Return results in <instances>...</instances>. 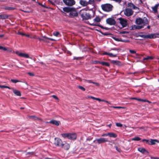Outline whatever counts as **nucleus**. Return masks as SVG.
<instances>
[{
  "instance_id": "1",
  "label": "nucleus",
  "mask_w": 159,
  "mask_h": 159,
  "mask_svg": "<svg viewBox=\"0 0 159 159\" xmlns=\"http://www.w3.org/2000/svg\"><path fill=\"white\" fill-rule=\"evenodd\" d=\"M135 23L138 25L143 24L141 25H134V27L136 29L139 30L143 28L145 26H147V28H145L144 29L147 28L149 29L150 28V25H149V21L145 17H144L143 18L139 17L136 18L135 20Z\"/></svg>"
},
{
  "instance_id": "2",
  "label": "nucleus",
  "mask_w": 159,
  "mask_h": 159,
  "mask_svg": "<svg viewBox=\"0 0 159 159\" xmlns=\"http://www.w3.org/2000/svg\"><path fill=\"white\" fill-rule=\"evenodd\" d=\"M80 14L83 20H88L91 18L90 14L88 13L86 9H84L81 10L80 11Z\"/></svg>"
},
{
  "instance_id": "3",
  "label": "nucleus",
  "mask_w": 159,
  "mask_h": 159,
  "mask_svg": "<svg viewBox=\"0 0 159 159\" xmlns=\"http://www.w3.org/2000/svg\"><path fill=\"white\" fill-rule=\"evenodd\" d=\"M101 7L104 11L109 12L112 10L113 7L111 4L106 3L101 5Z\"/></svg>"
},
{
  "instance_id": "4",
  "label": "nucleus",
  "mask_w": 159,
  "mask_h": 159,
  "mask_svg": "<svg viewBox=\"0 0 159 159\" xmlns=\"http://www.w3.org/2000/svg\"><path fill=\"white\" fill-rule=\"evenodd\" d=\"M61 135L64 138H67L71 140H75L77 138L76 134L75 133H63L61 134Z\"/></svg>"
},
{
  "instance_id": "5",
  "label": "nucleus",
  "mask_w": 159,
  "mask_h": 159,
  "mask_svg": "<svg viewBox=\"0 0 159 159\" xmlns=\"http://www.w3.org/2000/svg\"><path fill=\"white\" fill-rule=\"evenodd\" d=\"M139 36L144 38L154 39L157 38H159V34L154 33L147 35H140Z\"/></svg>"
},
{
  "instance_id": "6",
  "label": "nucleus",
  "mask_w": 159,
  "mask_h": 159,
  "mask_svg": "<svg viewBox=\"0 0 159 159\" xmlns=\"http://www.w3.org/2000/svg\"><path fill=\"white\" fill-rule=\"evenodd\" d=\"M54 143L57 146L63 147L64 146V143H63L62 140L59 138H55Z\"/></svg>"
},
{
  "instance_id": "7",
  "label": "nucleus",
  "mask_w": 159,
  "mask_h": 159,
  "mask_svg": "<svg viewBox=\"0 0 159 159\" xmlns=\"http://www.w3.org/2000/svg\"><path fill=\"white\" fill-rule=\"evenodd\" d=\"M72 9L70 11L69 16L70 18H73L74 17H77L78 15V12L76 11V9L72 7Z\"/></svg>"
},
{
  "instance_id": "8",
  "label": "nucleus",
  "mask_w": 159,
  "mask_h": 159,
  "mask_svg": "<svg viewBox=\"0 0 159 159\" xmlns=\"http://www.w3.org/2000/svg\"><path fill=\"white\" fill-rule=\"evenodd\" d=\"M106 23L110 25H114L116 24L115 20L112 17L108 18L106 20Z\"/></svg>"
},
{
  "instance_id": "9",
  "label": "nucleus",
  "mask_w": 159,
  "mask_h": 159,
  "mask_svg": "<svg viewBox=\"0 0 159 159\" xmlns=\"http://www.w3.org/2000/svg\"><path fill=\"white\" fill-rule=\"evenodd\" d=\"M64 3L66 5L71 6L75 3V2L74 0H63Z\"/></svg>"
},
{
  "instance_id": "10",
  "label": "nucleus",
  "mask_w": 159,
  "mask_h": 159,
  "mask_svg": "<svg viewBox=\"0 0 159 159\" xmlns=\"http://www.w3.org/2000/svg\"><path fill=\"white\" fill-rule=\"evenodd\" d=\"M124 13L125 16H129L133 14L134 11L131 9L127 8L125 9Z\"/></svg>"
},
{
  "instance_id": "11",
  "label": "nucleus",
  "mask_w": 159,
  "mask_h": 159,
  "mask_svg": "<svg viewBox=\"0 0 159 159\" xmlns=\"http://www.w3.org/2000/svg\"><path fill=\"white\" fill-rule=\"evenodd\" d=\"M96 140L97 143L99 144L108 142L107 139L103 138L96 139Z\"/></svg>"
},
{
  "instance_id": "12",
  "label": "nucleus",
  "mask_w": 159,
  "mask_h": 159,
  "mask_svg": "<svg viewBox=\"0 0 159 159\" xmlns=\"http://www.w3.org/2000/svg\"><path fill=\"white\" fill-rule=\"evenodd\" d=\"M119 20H120V23L123 27H125L127 26V23L126 20L121 18H120Z\"/></svg>"
},
{
  "instance_id": "13",
  "label": "nucleus",
  "mask_w": 159,
  "mask_h": 159,
  "mask_svg": "<svg viewBox=\"0 0 159 159\" xmlns=\"http://www.w3.org/2000/svg\"><path fill=\"white\" fill-rule=\"evenodd\" d=\"M47 123L55 125L56 126H58L60 124V122L59 121L56 120H52Z\"/></svg>"
},
{
  "instance_id": "14",
  "label": "nucleus",
  "mask_w": 159,
  "mask_h": 159,
  "mask_svg": "<svg viewBox=\"0 0 159 159\" xmlns=\"http://www.w3.org/2000/svg\"><path fill=\"white\" fill-rule=\"evenodd\" d=\"M110 62L117 66H121L122 65L121 63L119 61L111 60Z\"/></svg>"
},
{
  "instance_id": "15",
  "label": "nucleus",
  "mask_w": 159,
  "mask_h": 159,
  "mask_svg": "<svg viewBox=\"0 0 159 159\" xmlns=\"http://www.w3.org/2000/svg\"><path fill=\"white\" fill-rule=\"evenodd\" d=\"M79 3L81 5L84 7L88 5V2L86 1L85 0H80L79 2Z\"/></svg>"
},
{
  "instance_id": "16",
  "label": "nucleus",
  "mask_w": 159,
  "mask_h": 159,
  "mask_svg": "<svg viewBox=\"0 0 159 159\" xmlns=\"http://www.w3.org/2000/svg\"><path fill=\"white\" fill-rule=\"evenodd\" d=\"M12 90L13 93L16 96H21V93L20 91L14 89V88H12L11 89Z\"/></svg>"
},
{
  "instance_id": "17",
  "label": "nucleus",
  "mask_w": 159,
  "mask_h": 159,
  "mask_svg": "<svg viewBox=\"0 0 159 159\" xmlns=\"http://www.w3.org/2000/svg\"><path fill=\"white\" fill-rule=\"evenodd\" d=\"M138 150L142 153H144L146 152L147 154H148L149 152L146 149L143 148H139L138 149Z\"/></svg>"
},
{
  "instance_id": "18",
  "label": "nucleus",
  "mask_w": 159,
  "mask_h": 159,
  "mask_svg": "<svg viewBox=\"0 0 159 159\" xmlns=\"http://www.w3.org/2000/svg\"><path fill=\"white\" fill-rule=\"evenodd\" d=\"M30 119H32L34 120H38L39 121H42V120L41 118H39L35 116H29Z\"/></svg>"
},
{
  "instance_id": "19",
  "label": "nucleus",
  "mask_w": 159,
  "mask_h": 159,
  "mask_svg": "<svg viewBox=\"0 0 159 159\" xmlns=\"http://www.w3.org/2000/svg\"><path fill=\"white\" fill-rule=\"evenodd\" d=\"M117 53L115 54H113L111 53H108L105 52L103 53V54L104 55H108L111 57H117Z\"/></svg>"
},
{
  "instance_id": "20",
  "label": "nucleus",
  "mask_w": 159,
  "mask_h": 159,
  "mask_svg": "<svg viewBox=\"0 0 159 159\" xmlns=\"http://www.w3.org/2000/svg\"><path fill=\"white\" fill-rule=\"evenodd\" d=\"M18 55L20 57H24L25 58H29V56L28 54L24 53H20L18 54Z\"/></svg>"
},
{
  "instance_id": "21",
  "label": "nucleus",
  "mask_w": 159,
  "mask_h": 159,
  "mask_svg": "<svg viewBox=\"0 0 159 159\" xmlns=\"http://www.w3.org/2000/svg\"><path fill=\"white\" fill-rule=\"evenodd\" d=\"M72 9V7H63V10L64 12H65L66 13H68L70 12V11H71V10Z\"/></svg>"
},
{
  "instance_id": "22",
  "label": "nucleus",
  "mask_w": 159,
  "mask_h": 159,
  "mask_svg": "<svg viewBox=\"0 0 159 159\" xmlns=\"http://www.w3.org/2000/svg\"><path fill=\"white\" fill-rule=\"evenodd\" d=\"M90 25H92V26H98L100 27L101 28H102V29H105V30H108L109 29V28H108L107 27H104L103 26L101 25H97V24H95L94 23H92V24H90Z\"/></svg>"
},
{
  "instance_id": "23",
  "label": "nucleus",
  "mask_w": 159,
  "mask_h": 159,
  "mask_svg": "<svg viewBox=\"0 0 159 159\" xmlns=\"http://www.w3.org/2000/svg\"><path fill=\"white\" fill-rule=\"evenodd\" d=\"M128 7L133 9H136L138 7L134 5L132 3L130 2L128 3Z\"/></svg>"
},
{
  "instance_id": "24",
  "label": "nucleus",
  "mask_w": 159,
  "mask_h": 159,
  "mask_svg": "<svg viewBox=\"0 0 159 159\" xmlns=\"http://www.w3.org/2000/svg\"><path fill=\"white\" fill-rule=\"evenodd\" d=\"M159 6V4H156L154 7H152V10L155 13H156L157 12V9Z\"/></svg>"
},
{
  "instance_id": "25",
  "label": "nucleus",
  "mask_w": 159,
  "mask_h": 159,
  "mask_svg": "<svg viewBox=\"0 0 159 159\" xmlns=\"http://www.w3.org/2000/svg\"><path fill=\"white\" fill-rule=\"evenodd\" d=\"M8 15L6 14L0 15V19H5L8 18Z\"/></svg>"
},
{
  "instance_id": "26",
  "label": "nucleus",
  "mask_w": 159,
  "mask_h": 159,
  "mask_svg": "<svg viewBox=\"0 0 159 159\" xmlns=\"http://www.w3.org/2000/svg\"><path fill=\"white\" fill-rule=\"evenodd\" d=\"M108 135L110 137L115 138L117 137V135L113 132L108 133Z\"/></svg>"
},
{
  "instance_id": "27",
  "label": "nucleus",
  "mask_w": 159,
  "mask_h": 159,
  "mask_svg": "<svg viewBox=\"0 0 159 159\" xmlns=\"http://www.w3.org/2000/svg\"><path fill=\"white\" fill-rule=\"evenodd\" d=\"M86 81L88 83H93V84H95L97 86H99V83L93 81L91 80H86Z\"/></svg>"
},
{
  "instance_id": "28",
  "label": "nucleus",
  "mask_w": 159,
  "mask_h": 159,
  "mask_svg": "<svg viewBox=\"0 0 159 159\" xmlns=\"http://www.w3.org/2000/svg\"><path fill=\"white\" fill-rule=\"evenodd\" d=\"M130 99H131L136 100L138 101H141V102H149V101H148V100H143V99H139V98H132Z\"/></svg>"
},
{
  "instance_id": "29",
  "label": "nucleus",
  "mask_w": 159,
  "mask_h": 159,
  "mask_svg": "<svg viewBox=\"0 0 159 159\" xmlns=\"http://www.w3.org/2000/svg\"><path fill=\"white\" fill-rule=\"evenodd\" d=\"M156 142L159 143V141L156 139H151L150 142V145H152L156 144Z\"/></svg>"
},
{
  "instance_id": "30",
  "label": "nucleus",
  "mask_w": 159,
  "mask_h": 159,
  "mask_svg": "<svg viewBox=\"0 0 159 159\" xmlns=\"http://www.w3.org/2000/svg\"><path fill=\"white\" fill-rule=\"evenodd\" d=\"M70 147L69 144L67 143H66L64 144V146L62 148H64L65 149L68 150L69 149Z\"/></svg>"
},
{
  "instance_id": "31",
  "label": "nucleus",
  "mask_w": 159,
  "mask_h": 159,
  "mask_svg": "<svg viewBox=\"0 0 159 159\" xmlns=\"http://www.w3.org/2000/svg\"><path fill=\"white\" fill-rule=\"evenodd\" d=\"M154 58V57H152L148 56L146 57L143 58V61H145V60H152V59H153Z\"/></svg>"
},
{
  "instance_id": "32",
  "label": "nucleus",
  "mask_w": 159,
  "mask_h": 159,
  "mask_svg": "<svg viewBox=\"0 0 159 159\" xmlns=\"http://www.w3.org/2000/svg\"><path fill=\"white\" fill-rule=\"evenodd\" d=\"M101 64L103 66H105L108 67H109L110 66L109 63L105 61H101Z\"/></svg>"
},
{
  "instance_id": "33",
  "label": "nucleus",
  "mask_w": 159,
  "mask_h": 159,
  "mask_svg": "<svg viewBox=\"0 0 159 159\" xmlns=\"http://www.w3.org/2000/svg\"><path fill=\"white\" fill-rule=\"evenodd\" d=\"M93 20L94 22L98 23L100 21L101 19L99 16H97Z\"/></svg>"
},
{
  "instance_id": "34",
  "label": "nucleus",
  "mask_w": 159,
  "mask_h": 159,
  "mask_svg": "<svg viewBox=\"0 0 159 159\" xmlns=\"http://www.w3.org/2000/svg\"><path fill=\"white\" fill-rule=\"evenodd\" d=\"M0 88H8L9 89H12V88H10L9 86H5V85H0Z\"/></svg>"
},
{
  "instance_id": "35",
  "label": "nucleus",
  "mask_w": 159,
  "mask_h": 159,
  "mask_svg": "<svg viewBox=\"0 0 159 159\" xmlns=\"http://www.w3.org/2000/svg\"><path fill=\"white\" fill-rule=\"evenodd\" d=\"M112 38L114 39L116 41H121V42H128V41H124L123 40H121V39L120 40L118 38H116L115 37H113Z\"/></svg>"
},
{
  "instance_id": "36",
  "label": "nucleus",
  "mask_w": 159,
  "mask_h": 159,
  "mask_svg": "<svg viewBox=\"0 0 159 159\" xmlns=\"http://www.w3.org/2000/svg\"><path fill=\"white\" fill-rule=\"evenodd\" d=\"M141 140V139L138 137H135L132 139V140L134 141H139Z\"/></svg>"
},
{
  "instance_id": "37",
  "label": "nucleus",
  "mask_w": 159,
  "mask_h": 159,
  "mask_svg": "<svg viewBox=\"0 0 159 159\" xmlns=\"http://www.w3.org/2000/svg\"><path fill=\"white\" fill-rule=\"evenodd\" d=\"M129 52L131 54H134L135 53L136 55L137 56H138L139 55V54L136 53V52L134 50H129Z\"/></svg>"
},
{
  "instance_id": "38",
  "label": "nucleus",
  "mask_w": 159,
  "mask_h": 159,
  "mask_svg": "<svg viewBox=\"0 0 159 159\" xmlns=\"http://www.w3.org/2000/svg\"><path fill=\"white\" fill-rule=\"evenodd\" d=\"M11 81L13 83H16L17 82H20V81L17 80H14V79H11Z\"/></svg>"
},
{
  "instance_id": "39",
  "label": "nucleus",
  "mask_w": 159,
  "mask_h": 159,
  "mask_svg": "<svg viewBox=\"0 0 159 159\" xmlns=\"http://www.w3.org/2000/svg\"><path fill=\"white\" fill-rule=\"evenodd\" d=\"M38 39L40 41H43L44 42H48V41L47 40H45L43 39L40 38H38Z\"/></svg>"
},
{
  "instance_id": "40",
  "label": "nucleus",
  "mask_w": 159,
  "mask_h": 159,
  "mask_svg": "<svg viewBox=\"0 0 159 159\" xmlns=\"http://www.w3.org/2000/svg\"><path fill=\"white\" fill-rule=\"evenodd\" d=\"M143 142L145 141L147 144H148L149 145H150V140L146 139H143L142 140Z\"/></svg>"
},
{
  "instance_id": "41",
  "label": "nucleus",
  "mask_w": 159,
  "mask_h": 159,
  "mask_svg": "<svg viewBox=\"0 0 159 159\" xmlns=\"http://www.w3.org/2000/svg\"><path fill=\"white\" fill-rule=\"evenodd\" d=\"M88 4H92L94 3V0H89V2H88Z\"/></svg>"
},
{
  "instance_id": "42",
  "label": "nucleus",
  "mask_w": 159,
  "mask_h": 159,
  "mask_svg": "<svg viewBox=\"0 0 159 159\" xmlns=\"http://www.w3.org/2000/svg\"><path fill=\"white\" fill-rule=\"evenodd\" d=\"M111 50L117 51V52H118L120 51V49H117L116 48H111V49H110V50Z\"/></svg>"
},
{
  "instance_id": "43",
  "label": "nucleus",
  "mask_w": 159,
  "mask_h": 159,
  "mask_svg": "<svg viewBox=\"0 0 159 159\" xmlns=\"http://www.w3.org/2000/svg\"><path fill=\"white\" fill-rule=\"evenodd\" d=\"M78 88L80 89L81 90L83 91H85V88H84V87H83L82 86H78Z\"/></svg>"
},
{
  "instance_id": "44",
  "label": "nucleus",
  "mask_w": 159,
  "mask_h": 159,
  "mask_svg": "<svg viewBox=\"0 0 159 159\" xmlns=\"http://www.w3.org/2000/svg\"><path fill=\"white\" fill-rule=\"evenodd\" d=\"M115 148H116V150L119 152H120L121 151V149L120 148L118 147L117 146H115Z\"/></svg>"
},
{
  "instance_id": "45",
  "label": "nucleus",
  "mask_w": 159,
  "mask_h": 159,
  "mask_svg": "<svg viewBox=\"0 0 159 159\" xmlns=\"http://www.w3.org/2000/svg\"><path fill=\"white\" fill-rule=\"evenodd\" d=\"M0 49H2L4 51H6L7 50V49L5 47L0 46Z\"/></svg>"
},
{
  "instance_id": "46",
  "label": "nucleus",
  "mask_w": 159,
  "mask_h": 159,
  "mask_svg": "<svg viewBox=\"0 0 159 159\" xmlns=\"http://www.w3.org/2000/svg\"><path fill=\"white\" fill-rule=\"evenodd\" d=\"M53 34L54 36L57 37L60 34L58 32H56L54 33Z\"/></svg>"
},
{
  "instance_id": "47",
  "label": "nucleus",
  "mask_w": 159,
  "mask_h": 159,
  "mask_svg": "<svg viewBox=\"0 0 159 159\" xmlns=\"http://www.w3.org/2000/svg\"><path fill=\"white\" fill-rule=\"evenodd\" d=\"M100 61H93V63L94 64H101Z\"/></svg>"
},
{
  "instance_id": "48",
  "label": "nucleus",
  "mask_w": 159,
  "mask_h": 159,
  "mask_svg": "<svg viewBox=\"0 0 159 159\" xmlns=\"http://www.w3.org/2000/svg\"><path fill=\"white\" fill-rule=\"evenodd\" d=\"M34 154V152H28L26 153V155H28L29 154L31 155H33Z\"/></svg>"
},
{
  "instance_id": "49",
  "label": "nucleus",
  "mask_w": 159,
  "mask_h": 159,
  "mask_svg": "<svg viewBox=\"0 0 159 159\" xmlns=\"http://www.w3.org/2000/svg\"><path fill=\"white\" fill-rule=\"evenodd\" d=\"M116 125L117 127H122V125L119 123H116Z\"/></svg>"
},
{
  "instance_id": "50",
  "label": "nucleus",
  "mask_w": 159,
  "mask_h": 159,
  "mask_svg": "<svg viewBox=\"0 0 159 159\" xmlns=\"http://www.w3.org/2000/svg\"><path fill=\"white\" fill-rule=\"evenodd\" d=\"M128 33H129V32H128L126 31H120L119 32V34H127Z\"/></svg>"
},
{
  "instance_id": "51",
  "label": "nucleus",
  "mask_w": 159,
  "mask_h": 159,
  "mask_svg": "<svg viewBox=\"0 0 159 159\" xmlns=\"http://www.w3.org/2000/svg\"><path fill=\"white\" fill-rule=\"evenodd\" d=\"M52 97L54 99H56V100H58V98H57V97L55 95H53L52 96Z\"/></svg>"
},
{
  "instance_id": "52",
  "label": "nucleus",
  "mask_w": 159,
  "mask_h": 159,
  "mask_svg": "<svg viewBox=\"0 0 159 159\" xmlns=\"http://www.w3.org/2000/svg\"><path fill=\"white\" fill-rule=\"evenodd\" d=\"M30 38H31V39H38V38H37L36 35H34L32 37H30Z\"/></svg>"
},
{
  "instance_id": "53",
  "label": "nucleus",
  "mask_w": 159,
  "mask_h": 159,
  "mask_svg": "<svg viewBox=\"0 0 159 159\" xmlns=\"http://www.w3.org/2000/svg\"><path fill=\"white\" fill-rule=\"evenodd\" d=\"M18 34L22 36H24V35H25V34L20 32H18Z\"/></svg>"
},
{
  "instance_id": "54",
  "label": "nucleus",
  "mask_w": 159,
  "mask_h": 159,
  "mask_svg": "<svg viewBox=\"0 0 159 159\" xmlns=\"http://www.w3.org/2000/svg\"><path fill=\"white\" fill-rule=\"evenodd\" d=\"M81 58L80 57H74L73 59L74 60H79Z\"/></svg>"
},
{
  "instance_id": "55",
  "label": "nucleus",
  "mask_w": 159,
  "mask_h": 159,
  "mask_svg": "<svg viewBox=\"0 0 159 159\" xmlns=\"http://www.w3.org/2000/svg\"><path fill=\"white\" fill-rule=\"evenodd\" d=\"M107 136H108V133L103 134L102 135V137Z\"/></svg>"
},
{
  "instance_id": "56",
  "label": "nucleus",
  "mask_w": 159,
  "mask_h": 159,
  "mask_svg": "<svg viewBox=\"0 0 159 159\" xmlns=\"http://www.w3.org/2000/svg\"><path fill=\"white\" fill-rule=\"evenodd\" d=\"M95 30L100 33H101L102 34H104L100 30H98V29H95Z\"/></svg>"
},
{
  "instance_id": "57",
  "label": "nucleus",
  "mask_w": 159,
  "mask_h": 159,
  "mask_svg": "<svg viewBox=\"0 0 159 159\" xmlns=\"http://www.w3.org/2000/svg\"><path fill=\"white\" fill-rule=\"evenodd\" d=\"M28 74L31 76H34V74L31 72H29L28 73Z\"/></svg>"
},
{
  "instance_id": "58",
  "label": "nucleus",
  "mask_w": 159,
  "mask_h": 159,
  "mask_svg": "<svg viewBox=\"0 0 159 159\" xmlns=\"http://www.w3.org/2000/svg\"><path fill=\"white\" fill-rule=\"evenodd\" d=\"M113 108H117V109H120L122 108V107H113Z\"/></svg>"
},
{
  "instance_id": "59",
  "label": "nucleus",
  "mask_w": 159,
  "mask_h": 159,
  "mask_svg": "<svg viewBox=\"0 0 159 159\" xmlns=\"http://www.w3.org/2000/svg\"><path fill=\"white\" fill-rule=\"evenodd\" d=\"M89 98H90L92 99H94V100H96V98H95L93 97V96H90L89 97Z\"/></svg>"
},
{
  "instance_id": "60",
  "label": "nucleus",
  "mask_w": 159,
  "mask_h": 159,
  "mask_svg": "<svg viewBox=\"0 0 159 159\" xmlns=\"http://www.w3.org/2000/svg\"><path fill=\"white\" fill-rule=\"evenodd\" d=\"M102 102H106V103H108L109 104H110V103L108 101L104 100L102 99Z\"/></svg>"
},
{
  "instance_id": "61",
  "label": "nucleus",
  "mask_w": 159,
  "mask_h": 159,
  "mask_svg": "<svg viewBox=\"0 0 159 159\" xmlns=\"http://www.w3.org/2000/svg\"><path fill=\"white\" fill-rule=\"evenodd\" d=\"M96 100L98 101L99 102H101L102 101V99H101L99 98H96Z\"/></svg>"
},
{
  "instance_id": "62",
  "label": "nucleus",
  "mask_w": 159,
  "mask_h": 159,
  "mask_svg": "<svg viewBox=\"0 0 159 159\" xmlns=\"http://www.w3.org/2000/svg\"><path fill=\"white\" fill-rule=\"evenodd\" d=\"M42 37H43L44 38H45L46 39H49V38L46 37L45 36H42Z\"/></svg>"
},
{
  "instance_id": "63",
  "label": "nucleus",
  "mask_w": 159,
  "mask_h": 159,
  "mask_svg": "<svg viewBox=\"0 0 159 159\" xmlns=\"http://www.w3.org/2000/svg\"><path fill=\"white\" fill-rule=\"evenodd\" d=\"M92 139H93L92 138H88V139H87L86 140H88V141H90V140H91Z\"/></svg>"
},
{
  "instance_id": "64",
  "label": "nucleus",
  "mask_w": 159,
  "mask_h": 159,
  "mask_svg": "<svg viewBox=\"0 0 159 159\" xmlns=\"http://www.w3.org/2000/svg\"><path fill=\"white\" fill-rule=\"evenodd\" d=\"M49 39L51 41H56V40H55L54 39H52L51 38H49V39Z\"/></svg>"
}]
</instances>
